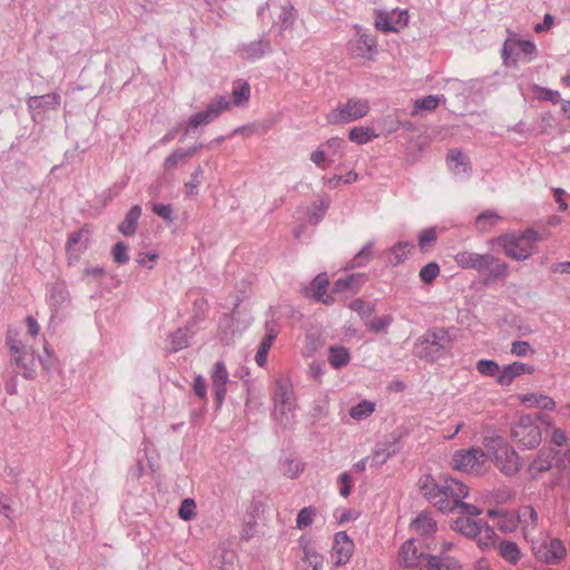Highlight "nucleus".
<instances>
[{
  "label": "nucleus",
  "mask_w": 570,
  "mask_h": 570,
  "mask_svg": "<svg viewBox=\"0 0 570 570\" xmlns=\"http://www.w3.org/2000/svg\"><path fill=\"white\" fill-rule=\"evenodd\" d=\"M417 487L420 493L444 514H450L455 510L469 514H482L483 512L478 504L463 501L470 493L469 487L453 476L439 475L434 478L431 474H424L419 479Z\"/></svg>",
  "instance_id": "f257e3e1"
},
{
  "label": "nucleus",
  "mask_w": 570,
  "mask_h": 570,
  "mask_svg": "<svg viewBox=\"0 0 570 570\" xmlns=\"http://www.w3.org/2000/svg\"><path fill=\"white\" fill-rule=\"evenodd\" d=\"M539 240L540 236L535 230L527 229L498 236L491 239L490 244L499 245L509 258L524 261L534 253Z\"/></svg>",
  "instance_id": "f03ea898"
},
{
  "label": "nucleus",
  "mask_w": 570,
  "mask_h": 570,
  "mask_svg": "<svg viewBox=\"0 0 570 570\" xmlns=\"http://www.w3.org/2000/svg\"><path fill=\"white\" fill-rule=\"evenodd\" d=\"M479 515L480 514L461 513V515L452 521L451 528L453 531L475 540L481 550H489L494 547L497 534L487 522L474 519Z\"/></svg>",
  "instance_id": "7ed1b4c3"
},
{
  "label": "nucleus",
  "mask_w": 570,
  "mask_h": 570,
  "mask_svg": "<svg viewBox=\"0 0 570 570\" xmlns=\"http://www.w3.org/2000/svg\"><path fill=\"white\" fill-rule=\"evenodd\" d=\"M488 456L492 458L494 465L505 475H514L521 468L517 451L500 436H488L483 440Z\"/></svg>",
  "instance_id": "20e7f679"
},
{
  "label": "nucleus",
  "mask_w": 570,
  "mask_h": 570,
  "mask_svg": "<svg viewBox=\"0 0 570 570\" xmlns=\"http://www.w3.org/2000/svg\"><path fill=\"white\" fill-rule=\"evenodd\" d=\"M452 468L473 475L483 474L489 469L488 454L481 448L456 451L452 458Z\"/></svg>",
  "instance_id": "39448f33"
},
{
  "label": "nucleus",
  "mask_w": 570,
  "mask_h": 570,
  "mask_svg": "<svg viewBox=\"0 0 570 570\" xmlns=\"http://www.w3.org/2000/svg\"><path fill=\"white\" fill-rule=\"evenodd\" d=\"M294 391L289 383L278 380L274 394V415L282 425H288L294 419Z\"/></svg>",
  "instance_id": "423d86ee"
},
{
  "label": "nucleus",
  "mask_w": 570,
  "mask_h": 570,
  "mask_svg": "<svg viewBox=\"0 0 570 570\" xmlns=\"http://www.w3.org/2000/svg\"><path fill=\"white\" fill-rule=\"evenodd\" d=\"M370 111L367 99L350 98L346 102L338 105L326 115V120L331 125L347 124L355 121Z\"/></svg>",
  "instance_id": "0eeeda50"
},
{
  "label": "nucleus",
  "mask_w": 570,
  "mask_h": 570,
  "mask_svg": "<svg viewBox=\"0 0 570 570\" xmlns=\"http://www.w3.org/2000/svg\"><path fill=\"white\" fill-rule=\"evenodd\" d=\"M511 438L520 446L534 449L541 443L542 433L534 419L524 414L512 425Z\"/></svg>",
  "instance_id": "6e6552de"
},
{
  "label": "nucleus",
  "mask_w": 570,
  "mask_h": 570,
  "mask_svg": "<svg viewBox=\"0 0 570 570\" xmlns=\"http://www.w3.org/2000/svg\"><path fill=\"white\" fill-rule=\"evenodd\" d=\"M532 551L537 560L548 564L559 563L567 554V548L560 539L546 534L532 541Z\"/></svg>",
  "instance_id": "1a4fd4ad"
},
{
  "label": "nucleus",
  "mask_w": 570,
  "mask_h": 570,
  "mask_svg": "<svg viewBox=\"0 0 570 570\" xmlns=\"http://www.w3.org/2000/svg\"><path fill=\"white\" fill-rule=\"evenodd\" d=\"M451 347L450 340L445 332L438 331L426 334L415 346L416 354L421 357L438 360Z\"/></svg>",
  "instance_id": "9d476101"
},
{
  "label": "nucleus",
  "mask_w": 570,
  "mask_h": 570,
  "mask_svg": "<svg viewBox=\"0 0 570 570\" xmlns=\"http://www.w3.org/2000/svg\"><path fill=\"white\" fill-rule=\"evenodd\" d=\"M409 18L410 16L407 10H376L374 13V27L376 30L384 33H397L409 24Z\"/></svg>",
  "instance_id": "9b49d317"
},
{
  "label": "nucleus",
  "mask_w": 570,
  "mask_h": 570,
  "mask_svg": "<svg viewBox=\"0 0 570 570\" xmlns=\"http://www.w3.org/2000/svg\"><path fill=\"white\" fill-rule=\"evenodd\" d=\"M426 553L419 551L413 539L406 540L399 549L396 561L403 569H419L426 566Z\"/></svg>",
  "instance_id": "f8f14e48"
},
{
  "label": "nucleus",
  "mask_w": 570,
  "mask_h": 570,
  "mask_svg": "<svg viewBox=\"0 0 570 570\" xmlns=\"http://www.w3.org/2000/svg\"><path fill=\"white\" fill-rule=\"evenodd\" d=\"M376 46V39L373 36L360 33L348 42V52L355 59L373 60Z\"/></svg>",
  "instance_id": "ddd939ff"
},
{
  "label": "nucleus",
  "mask_w": 570,
  "mask_h": 570,
  "mask_svg": "<svg viewBox=\"0 0 570 570\" xmlns=\"http://www.w3.org/2000/svg\"><path fill=\"white\" fill-rule=\"evenodd\" d=\"M230 108V102L225 97L215 98L206 108V110L200 111L193 116L188 121L189 128H197L200 125L208 124L217 118L223 111L228 110Z\"/></svg>",
  "instance_id": "4468645a"
},
{
  "label": "nucleus",
  "mask_w": 570,
  "mask_h": 570,
  "mask_svg": "<svg viewBox=\"0 0 570 570\" xmlns=\"http://www.w3.org/2000/svg\"><path fill=\"white\" fill-rule=\"evenodd\" d=\"M354 552V542L344 531L334 535L331 558L336 567L346 564Z\"/></svg>",
  "instance_id": "2eb2a0df"
},
{
  "label": "nucleus",
  "mask_w": 570,
  "mask_h": 570,
  "mask_svg": "<svg viewBox=\"0 0 570 570\" xmlns=\"http://www.w3.org/2000/svg\"><path fill=\"white\" fill-rule=\"evenodd\" d=\"M453 258L461 268H471L478 272L487 271L495 262V257L491 255H481L469 250H461Z\"/></svg>",
  "instance_id": "dca6fc26"
},
{
  "label": "nucleus",
  "mask_w": 570,
  "mask_h": 570,
  "mask_svg": "<svg viewBox=\"0 0 570 570\" xmlns=\"http://www.w3.org/2000/svg\"><path fill=\"white\" fill-rule=\"evenodd\" d=\"M228 376V371L224 362H216L210 371V380L218 406H220L225 400Z\"/></svg>",
  "instance_id": "f3484780"
},
{
  "label": "nucleus",
  "mask_w": 570,
  "mask_h": 570,
  "mask_svg": "<svg viewBox=\"0 0 570 570\" xmlns=\"http://www.w3.org/2000/svg\"><path fill=\"white\" fill-rule=\"evenodd\" d=\"M533 372V366L521 362H513L501 370L500 375L497 379V382L501 386H509L515 377L521 376L522 374L525 373L532 374Z\"/></svg>",
  "instance_id": "a211bd4d"
},
{
  "label": "nucleus",
  "mask_w": 570,
  "mask_h": 570,
  "mask_svg": "<svg viewBox=\"0 0 570 570\" xmlns=\"http://www.w3.org/2000/svg\"><path fill=\"white\" fill-rule=\"evenodd\" d=\"M556 460V453L551 449H542L535 459L529 464L528 472L532 478L539 476L542 472L550 470Z\"/></svg>",
  "instance_id": "6ab92c4d"
},
{
  "label": "nucleus",
  "mask_w": 570,
  "mask_h": 570,
  "mask_svg": "<svg viewBox=\"0 0 570 570\" xmlns=\"http://www.w3.org/2000/svg\"><path fill=\"white\" fill-rule=\"evenodd\" d=\"M518 400L528 409L556 410V401L542 393H527L518 395Z\"/></svg>",
  "instance_id": "aec40b11"
},
{
  "label": "nucleus",
  "mask_w": 570,
  "mask_h": 570,
  "mask_svg": "<svg viewBox=\"0 0 570 570\" xmlns=\"http://www.w3.org/2000/svg\"><path fill=\"white\" fill-rule=\"evenodd\" d=\"M303 556L301 558L302 570H320L323 567L324 558L308 542H299Z\"/></svg>",
  "instance_id": "412c9836"
},
{
  "label": "nucleus",
  "mask_w": 570,
  "mask_h": 570,
  "mask_svg": "<svg viewBox=\"0 0 570 570\" xmlns=\"http://www.w3.org/2000/svg\"><path fill=\"white\" fill-rule=\"evenodd\" d=\"M498 554L507 562L517 564L522 559V552L519 546L511 540H502L494 543Z\"/></svg>",
  "instance_id": "4be33fe9"
},
{
  "label": "nucleus",
  "mask_w": 570,
  "mask_h": 570,
  "mask_svg": "<svg viewBox=\"0 0 570 570\" xmlns=\"http://www.w3.org/2000/svg\"><path fill=\"white\" fill-rule=\"evenodd\" d=\"M411 529L422 537H429L436 531V521L425 512H421L412 522Z\"/></svg>",
  "instance_id": "5701e85b"
},
{
  "label": "nucleus",
  "mask_w": 570,
  "mask_h": 570,
  "mask_svg": "<svg viewBox=\"0 0 570 570\" xmlns=\"http://www.w3.org/2000/svg\"><path fill=\"white\" fill-rule=\"evenodd\" d=\"M517 520L521 523L524 537H528L538 525V513L531 505L520 508Z\"/></svg>",
  "instance_id": "b1692460"
},
{
  "label": "nucleus",
  "mask_w": 570,
  "mask_h": 570,
  "mask_svg": "<svg viewBox=\"0 0 570 570\" xmlns=\"http://www.w3.org/2000/svg\"><path fill=\"white\" fill-rule=\"evenodd\" d=\"M489 517L495 518V525L502 532H512L518 527L517 515L508 511H489Z\"/></svg>",
  "instance_id": "393cba45"
},
{
  "label": "nucleus",
  "mask_w": 570,
  "mask_h": 570,
  "mask_svg": "<svg viewBox=\"0 0 570 570\" xmlns=\"http://www.w3.org/2000/svg\"><path fill=\"white\" fill-rule=\"evenodd\" d=\"M328 284V277L325 273L318 274L312 282L311 291L317 302H322L324 304H331L333 302V298L326 294Z\"/></svg>",
  "instance_id": "a878e982"
},
{
  "label": "nucleus",
  "mask_w": 570,
  "mask_h": 570,
  "mask_svg": "<svg viewBox=\"0 0 570 570\" xmlns=\"http://www.w3.org/2000/svg\"><path fill=\"white\" fill-rule=\"evenodd\" d=\"M197 151V147H191L187 150L177 149L170 155H168L163 164V167L166 171H171L177 168L179 165L186 163L190 157H193Z\"/></svg>",
  "instance_id": "bb28decb"
},
{
  "label": "nucleus",
  "mask_w": 570,
  "mask_h": 570,
  "mask_svg": "<svg viewBox=\"0 0 570 570\" xmlns=\"http://www.w3.org/2000/svg\"><path fill=\"white\" fill-rule=\"evenodd\" d=\"M141 216V208L138 205L132 206L126 214L125 219L119 224L118 230L125 236H131L136 233L138 219Z\"/></svg>",
  "instance_id": "cd10ccee"
},
{
  "label": "nucleus",
  "mask_w": 570,
  "mask_h": 570,
  "mask_svg": "<svg viewBox=\"0 0 570 570\" xmlns=\"http://www.w3.org/2000/svg\"><path fill=\"white\" fill-rule=\"evenodd\" d=\"M428 570H461V563L452 557H436L428 556L426 566Z\"/></svg>",
  "instance_id": "c85d7f7f"
},
{
  "label": "nucleus",
  "mask_w": 570,
  "mask_h": 570,
  "mask_svg": "<svg viewBox=\"0 0 570 570\" xmlns=\"http://www.w3.org/2000/svg\"><path fill=\"white\" fill-rule=\"evenodd\" d=\"M395 450L392 449L390 444L382 443L377 444L373 450L372 454L368 456L371 462V468H380L390 458L395 454Z\"/></svg>",
  "instance_id": "c756f323"
},
{
  "label": "nucleus",
  "mask_w": 570,
  "mask_h": 570,
  "mask_svg": "<svg viewBox=\"0 0 570 570\" xmlns=\"http://www.w3.org/2000/svg\"><path fill=\"white\" fill-rule=\"evenodd\" d=\"M413 249V245L407 242H400L394 247H392L387 254V261L393 266L400 265L403 263L407 255Z\"/></svg>",
  "instance_id": "7c9ffc66"
},
{
  "label": "nucleus",
  "mask_w": 570,
  "mask_h": 570,
  "mask_svg": "<svg viewBox=\"0 0 570 570\" xmlns=\"http://www.w3.org/2000/svg\"><path fill=\"white\" fill-rule=\"evenodd\" d=\"M502 222V217L492 210H487L480 214L475 219V227L482 232L487 233L494 228L498 224Z\"/></svg>",
  "instance_id": "2f4dec72"
},
{
  "label": "nucleus",
  "mask_w": 570,
  "mask_h": 570,
  "mask_svg": "<svg viewBox=\"0 0 570 570\" xmlns=\"http://www.w3.org/2000/svg\"><path fill=\"white\" fill-rule=\"evenodd\" d=\"M351 355L346 347L331 346L328 350V362L334 368H341L350 362Z\"/></svg>",
  "instance_id": "473e14b6"
},
{
  "label": "nucleus",
  "mask_w": 570,
  "mask_h": 570,
  "mask_svg": "<svg viewBox=\"0 0 570 570\" xmlns=\"http://www.w3.org/2000/svg\"><path fill=\"white\" fill-rule=\"evenodd\" d=\"M17 333L9 331L7 335V344L13 355L17 364H20L23 357L28 354L27 346L19 340H17Z\"/></svg>",
  "instance_id": "72a5a7b5"
},
{
  "label": "nucleus",
  "mask_w": 570,
  "mask_h": 570,
  "mask_svg": "<svg viewBox=\"0 0 570 570\" xmlns=\"http://www.w3.org/2000/svg\"><path fill=\"white\" fill-rule=\"evenodd\" d=\"M375 411V403L364 400L350 409V416L356 421H362L371 416Z\"/></svg>",
  "instance_id": "f704fd0d"
},
{
  "label": "nucleus",
  "mask_w": 570,
  "mask_h": 570,
  "mask_svg": "<svg viewBox=\"0 0 570 570\" xmlns=\"http://www.w3.org/2000/svg\"><path fill=\"white\" fill-rule=\"evenodd\" d=\"M441 101V98L434 95H429L424 98L416 99L413 105L412 116L419 115L421 111L434 110Z\"/></svg>",
  "instance_id": "c9c22d12"
},
{
  "label": "nucleus",
  "mask_w": 570,
  "mask_h": 570,
  "mask_svg": "<svg viewBox=\"0 0 570 570\" xmlns=\"http://www.w3.org/2000/svg\"><path fill=\"white\" fill-rule=\"evenodd\" d=\"M376 137L377 135L371 128L362 126L353 127L348 134V138L357 145L367 144Z\"/></svg>",
  "instance_id": "e433bc0d"
},
{
  "label": "nucleus",
  "mask_w": 570,
  "mask_h": 570,
  "mask_svg": "<svg viewBox=\"0 0 570 570\" xmlns=\"http://www.w3.org/2000/svg\"><path fill=\"white\" fill-rule=\"evenodd\" d=\"M276 337V333L269 331L265 337L263 338L261 346L255 355V361L258 366L263 367L267 362V355L271 350V346Z\"/></svg>",
  "instance_id": "4c0bfd02"
},
{
  "label": "nucleus",
  "mask_w": 570,
  "mask_h": 570,
  "mask_svg": "<svg viewBox=\"0 0 570 570\" xmlns=\"http://www.w3.org/2000/svg\"><path fill=\"white\" fill-rule=\"evenodd\" d=\"M189 345V336L186 330L178 328L170 334L169 337V350L177 352L186 348Z\"/></svg>",
  "instance_id": "58836bf2"
},
{
  "label": "nucleus",
  "mask_w": 570,
  "mask_h": 570,
  "mask_svg": "<svg viewBox=\"0 0 570 570\" xmlns=\"http://www.w3.org/2000/svg\"><path fill=\"white\" fill-rule=\"evenodd\" d=\"M448 165L454 173L466 170V157L458 149L450 150L448 155Z\"/></svg>",
  "instance_id": "ea45409f"
},
{
  "label": "nucleus",
  "mask_w": 570,
  "mask_h": 570,
  "mask_svg": "<svg viewBox=\"0 0 570 570\" xmlns=\"http://www.w3.org/2000/svg\"><path fill=\"white\" fill-rule=\"evenodd\" d=\"M476 371L483 376L494 377L499 376L502 368H500L499 364L492 360H480L476 363Z\"/></svg>",
  "instance_id": "a19ab883"
},
{
  "label": "nucleus",
  "mask_w": 570,
  "mask_h": 570,
  "mask_svg": "<svg viewBox=\"0 0 570 570\" xmlns=\"http://www.w3.org/2000/svg\"><path fill=\"white\" fill-rule=\"evenodd\" d=\"M250 97V87L247 82H240L234 87L233 90V104L235 106H242L248 101Z\"/></svg>",
  "instance_id": "79ce46f5"
},
{
  "label": "nucleus",
  "mask_w": 570,
  "mask_h": 570,
  "mask_svg": "<svg viewBox=\"0 0 570 570\" xmlns=\"http://www.w3.org/2000/svg\"><path fill=\"white\" fill-rule=\"evenodd\" d=\"M419 275L422 282L425 284H432L440 275V266L436 263L431 262L421 268Z\"/></svg>",
  "instance_id": "37998d69"
},
{
  "label": "nucleus",
  "mask_w": 570,
  "mask_h": 570,
  "mask_svg": "<svg viewBox=\"0 0 570 570\" xmlns=\"http://www.w3.org/2000/svg\"><path fill=\"white\" fill-rule=\"evenodd\" d=\"M316 515V509L313 507L303 508L296 518V527L298 529H304L309 527L313 523V519Z\"/></svg>",
  "instance_id": "c03bdc74"
},
{
  "label": "nucleus",
  "mask_w": 570,
  "mask_h": 570,
  "mask_svg": "<svg viewBox=\"0 0 570 570\" xmlns=\"http://www.w3.org/2000/svg\"><path fill=\"white\" fill-rule=\"evenodd\" d=\"M42 101L43 105H46L48 108H51V109H57L59 106H60V96L58 94H49V95H46V96H42V97H32L30 99V106L31 107H40L41 104L38 101Z\"/></svg>",
  "instance_id": "a18cd8bd"
},
{
  "label": "nucleus",
  "mask_w": 570,
  "mask_h": 570,
  "mask_svg": "<svg viewBox=\"0 0 570 570\" xmlns=\"http://www.w3.org/2000/svg\"><path fill=\"white\" fill-rule=\"evenodd\" d=\"M178 515L184 521H190L196 517V503L193 499H185L179 508Z\"/></svg>",
  "instance_id": "49530a36"
},
{
  "label": "nucleus",
  "mask_w": 570,
  "mask_h": 570,
  "mask_svg": "<svg viewBox=\"0 0 570 570\" xmlns=\"http://www.w3.org/2000/svg\"><path fill=\"white\" fill-rule=\"evenodd\" d=\"M511 353L518 357H525L534 354V348L527 341H514L511 344Z\"/></svg>",
  "instance_id": "de8ad7c7"
},
{
  "label": "nucleus",
  "mask_w": 570,
  "mask_h": 570,
  "mask_svg": "<svg viewBox=\"0 0 570 570\" xmlns=\"http://www.w3.org/2000/svg\"><path fill=\"white\" fill-rule=\"evenodd\" d=\"M436 239V230L435 228H426L423 229L419 235V246L421 250H426L430 248Z\"/></svg>",
  "instance_id": "09e8293b"
},
{
  "label": "nucleus",
  "mask_w": 570,
  "mask_h": 570,
  "mask_svg": "<svg viewBox=\"0 0 570 570\" xmlns=\"http://www.w3.org/2000/svg\"><path fill=\"white\" fill-rule=\"evenodd\" d=\"M393 318L390 315L377 317L367 324V328L374 333L385 331L392 323Z\"/></svg>",
  "instance_id": "8fccbe9b"
},
{
  "label": "nucleus",
  "mask_w": 570,
  "mask_h": 570,
  "mask_svg": "<svg viewBox=\"0 0 570 570\" xmlns=\"http://www.w3.org/2000/svg\"><path fill=\"white\" fill-rule=\"evenodd\" d=\"M533 91L540 99L548 100L553 104H558L560 100V94L556 90L535 86Z\"/></svg>",
  "instance_id": "3c124183"
},
{
  "label": "nucleus",
  "mask_w": 570,
  "mask_h": 570,
  "mask_svg": "<svg viewBox=\"0 0 570 570\" xmlns=\"http://www.w3.org/2000/svg\"><path fill=\"white\" fill-rule=\"evenodd\" d=\"M128 248L124 243H117L114 247V259L118 264H126L129 261Z\"/></svg>",
  "instance_id": "603ef678"
},
{
  "label": "nucleus",
  "mask_w": 570,
  "mask_h": 570,
  "mask_svg": "<svg viewBox=\"0 0 570 570\" xmlns=\"http://www.w3.org/2000/svg\"><path fill=\"white\" fill-rule=\"evenodd\" d=\"M193 389L195 394L203 401L207 400V385L203 375H197L194 380Z\"/></svg>",
  "instance_id": "864d4df0"
},
{
  "label": "nucleus",
  "mask_w": 570,
  "mask_h": 570,
  "mask_svg": "<svg viewBox=\"0 0 570 570\" xmlns=\"http://www.w3.org/2000/svg\"><path fill=\"white\" fill-rule=\"evenodd\" d=\"M85 229H79L73 233H71L68 237L66 249L69 256H71L75 252V247L77 244H79L83 237Z\"/></svg>",
  "instance_id": "5fc2aeb1"
},
{
  "label": "nucleus",
  "mask_w": 570,
  "mask_h": 570,
  "mask_svg": "<svg viewBox=\"0 0 570 570\" xmlns=\"http://www.w3.org/2000/svg\"><path fill=\"white\" fill-rule=\"evenodd\" d=\"M358 512L354 509H343L336 512V519L340 524L350 521H355L358 518Z\"/></svg>",
  "instance_id": "6e6d98bb"
},
{
  "label": "nucleus",
  "mask_w": 570,
  "mask_h": 570,
  "mask_svg": "<svg viewBox=\"0 0 570 570\" xmlns=\"http://www.w3.org/2000/svg\"><path fill=\"white\" fill-rule=\"evenodd\" d=\"M338 482L341 484L340 494L344 498L348 497L353 484L352 476L344 472L338 476Z\"/></svg>",
  "instance_id": "4d7b16f0"
},
{
  "label": "nucleus",
  "mask_w": 570,
  "mask_h": 570,
  "mask_svg": "<svg viewBox=\"0 0 570 570\" xmlns=\"http://www.w3.org/2000/svg\"><path fill=\"white\" fill-rule=\"evenodd\" d=\"M551 442L558 446H564L568 443L567 432L561 428H554L551 433Z\"/></svg>",
  "instance_id": "13d9d810"
},
{
  "label": "nucleus",
  "mask_w": 570,
  "mask_h": 570,
  "mask_svg": "<svg viewBox=\"0 0 570 570\" xmlns=\"http://www.w3.org/2000/svg\"><path fill=\"white\" fill-rule=\"evenodd\" d=\"M153 212L164 218L165 220L171 222L173 220V208L170 205H163V204H154L153 205Z\"/></svg>",
  "instance_id": "bf43d9fd"
},
{
  "label": "nucleus",
  "mask_w": 570,
  "mask_h": 570,
  "mask_svg": "<svg viewBox=\"0 0 570 570\" xmlns=\"http://www.w3.org/2000/svg\"><path fill=\"white\" fill-rule=\"evenodd\" d=\"M514 45L518 46L520 48V50L529 57V60L532 59V56L537 51V47L532 42V41H528V40H515L514 41Z\"/></svg>",
  "instance_id": "052dcab7"
},
{
  "label": "nucleus",
  "mask_w": 570,
  "mask_h": 570,
  "mask_svg": "<svg viewBox=\"0 0 570 570\" xmlns=\"http://www.w3.org/2000/svg\"><path fill=\"white\" fill-rule=\"evenodd\" d=\"M490 276L492 277H503L507 275L508 265L505 263L499 262L495 258V262L490 266Z\"/></svg>",
  "instance_id": "680f3d73"
},
{
  "label": "nucleus",
  "mask_w": 570,
  "mask_h": 570,
  "mask_svg": "<svg viewBox=\"0 0 570 570\" xmlns=\"http://www.w3.org/2000/svg\"><path fill=\"white\" fill-rule=\"evenodd\" d=\"M351 309L357 312L361 315L371 314L373 307L362 299H355L350 304Z\"/></svg>",
  "instance_id": "e2e57ef3"
},
{
  "label": "nucleus",
  "mask_w": 570,
  "mask_h": 570,
  "mask_svg": "<svg viewBox=\"0 0 570 570\" xmlns=\"http://www.w3.org/2000/svg\"><path fill=\"white\" fill-rule=\"evenodd\" d=\"M354 279H355V276L352 275V276H348L346 278H340L335 282L334 284V291L335 292H342L346 288H350L353 286V283H354Z\"/></svg>",
  "instance_id": "0e129e2a"
},
{
  "label": "nucleus",
  "mask_w": 570,
  "mask_h": 570,
  "mask_svg": "<svg viewBox=\"0 0 570 570\" xmlns=\"http://www.w3.org/2000/svg\"><path fill=\"white\" fill-rule=\"evenodd\" d=\"M325 145L336 153L344 149L345 140L340 137H332L325 142Z\"/></svg>",
  "instance_id": "69168bd1"
},
{
  "label": "nucleus",
  "mask_w": 570,
  "mask_h": 570,
  "mask_svg": "<svg viewBox=\"0 0 570 570\" xmlns=\"http://www.w3.org/2000/svg\"><path fill=\"white\" fill-rule=\"evenodd\" d=\"M311 160L317 166L323 168L325 163V153L321 148L315 149L311 154Z\"/></svg>",
  "instance_id": "338daca9"
},
{
  "label": "nucleus",
  "mask_w": 570,
  "mask_h": 570,
  "mask_svg": "<svg viewBox=\"0 0 570 570\" xmlns=\"http://www.w3.org/2000/svg\"><path fill=\"white\" fill-rule=\"evenodd\" d=\"M26 323H27V326H28V332L31 336H37L39 334V331H40V326L37 322V320L33 317V316H28L26 318Z\"/></svg>",
  "instance_id": "774afa93"
}]
</instances>
